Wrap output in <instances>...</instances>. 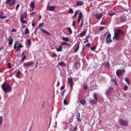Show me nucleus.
Returning <instances> with one entry per match:
<instances>
[{"instance_id": "obj_1", "label": "nucleus", "mask_w": 131, "mask_h": 131, "mask_svg": "<svg viewBox=\"0 0 131 131\" xmlns=\"http://www.w3.org/2000/svg\"><path fill=\"white\" fill-rule=\"evenodd\" d=\"M1 88L5 93H11L12 92V87L9 83H4L1 85Z\"/></svg>"}, {"instance_id": "obj_2", "label": "nucleus", "mask_w": 131, "mask_h": 131, "mask_svg": "<svg viewBox=\"0 0 131 131\" xmlns=\"http://www.w3.org/2000/svg\"><path fill=\"white\" fill-rule=\"evenodd\" d=\"M119 35H121V36H123V35H124V33L122 30L117 29L115 31L113 39H118Z\"/></svg>"}, {"instance_id": "obj_3", "label": "nucleus", "mask_w": 131, "mask_h": 131, "mask_svg": "<svg viewBox=\"0 0 131 131\" xmlns=\"http://www.w3.org/2000/svg\"><path fill=\"white\" fill-rule=\"evenodd\" d=\"M27 18V12H25L21 14L20 16V21L22 24H27V21L24 19Z\"/></svg>"}, {"instance_id": "obj_4", "label": "nucleus", "mask_w": 131, "mask_h": 131, "mask_svg": "<svg viewBox=\"0 0 131 131\" xmlns=\"http://www.w3.org/2000/svg\"><path fill=\"white\" fill-rule=\"evenodd\" d=\"M94 99H90V104H93L94 105H96L97 102H98V94L96 93L93 94Z\"/></svg>"}, {"instance_id": "obj_5", "label": "nucleus", "mask_w": 131, "mask_h": 131, "mask_svg": "<svg viewBox=\"0 0 131 131\" xmlns=\"http://www.w3.org/2000/svg\"><path fill=\"white\" fill-rule=\"evenodd\" d=\"M106 42L108 43H111L112 42V39H111V34L108 33L106 36Z\"/></svg>"}, {"instance_id": "obj_6", "label": "nucleus", "mask_w": 131, "mask_h": 131, "mask_svg": "<svg viewBox=\"0 0 131 131\" xmlns=\"http://www.w3.org/2000/svg\"><path fill=\"white\" fill-rule=\"evenodd\" d=\"M120 124L121 125H124V126H127L128 125V123H127L125 120L123 119H120L119 120Z\"/></svg>"}, {"instance_id": "obj_7", "label": "nucleus", "mask_w": 131, "mask_h": 131, "mask_svg": "<svg viewBox=\"0 0 131 131\" xmlns=\"http://www.w3.org/2000/svg\"><path fill=\"white\" fill-rule=\"evenodd\" d=\"M68 81H69V83L70 84V87L71 88V89H73V84H74L73 83V78L72 77L69 78Z\"/></svg>"}, {"instance_id": "obj_8", "label": "nucleus", "mask_w": 131, "mask_h": 131, "mask_svg": "<svg viewBox=\"0 0 131 131\" xmlns=\"http://www.w3.org/2000/svg\"><path fill=\"white\" fill-rule=\"evenodd\" d=\"M114 90V89L112 88V86H110L106 90L105 93V95H108V94H110V93H111V92H112Z\"/></svg>"}, {"instance_id": "obj_9", "label": "nucleus", "mask_w": 131, "mask_h": 131, "mask_svg": "<svg viewBox=\"0 0 131 131\" xmlns=\"http://www.w3.org/2000/svg\"><path fill=\"white\" fill-rule=\"evenodd\" d=\"M120 20L121 23L125 22V21H126V16L124 15H121L120 17Z\"/></svg>"}, {"instance_id": "obj_10", "label": "nucleus", "mask_w": 131, "mask_h": 131, "mask_svg": "<svg viewBox=\"0 0 131 131\" xmlns=\"http://www.w3.org/2000/svg\"><path fill=\"white\" fill-rule=\"evenodd\" d=\"M55 9H56V7L52 6H49L48 5L47 10H48V11H50V12H53L55 11Z\"/></svg>"}, {"instance_id": "obj_11", "label": "nucleus", "mask_w": 131, "mask_h": 131, "mask_svg": "<svg viewBox=\"0 0 131 131\" xmlns=\"http://www.w3.org/2000/svg\"><path fill=\"white\" fill-rule=\"evenodd\" d=\"M95 17L97 18V19H101L103 17V12H101L100 13H95L94 14Z\"/></svg>"}, {"instance_id": "obj_12", "label": "nucleus", "mask_w": 131, "mask_h": 131, "mask_svg": "<svg viewBox=\"0 0 131 131\" xmlns=\"http://www.w3.org/2000/svg\"><path fill=\"white\" fill-rule=\"evenodd\" d=\"M123 73V71L121 70H117L116 71V75L118 77L121 76L122 74Z\"/></svg>"}, {"instance_id": "obj_13", "label": "nucleus", "mask_w": 131, "mask_h": 131, "mask_svg": "<svg viewBox=\"0 0 131 131\" xmlns=\"http://www.w3.org/2000/svg\"><path fill=\"white\" fill-rule=\"evenodd\" d=\"M33 62L32 61H30V62H28L27 63H24V64L25 65V67H30V66H32V65H33Z\"/></svg>"}, {"instance_id": "obj_14", "label": "nucleus", "mask_w": 131, "mask_h": 131, "mask_svg": "<svg viewBox=\"0 0 131 131\" xmlns=\"http://www.w3.org/2000/svg\"><path fill=\"white\" fill-rule=\"evenodd\" d=\"M8 41L9 46H12V45H13V41H14V40L13 39V38L11 36L9 37Z\"/></svg>"}, {"instance_id": "obj_15", "label": "nucleus", "mask_w": 131, "mask_h": 131, "mask_svg": "<svg viewBox=\"0 0 131 131\" xmlns=\"http://www.w3.org/2000/svg\"><path fill=\"white\" fill-rule=\"evenodd\" d=\"M40 30H41L42 32H43V33H45V34H46L47 35H51V33H50L49 31L40 28Z\"/></svg>"}, {"instance_id": "obj_16", "label": "nucleus", "mask_w": 131, "mask_h": 131, "mask_svg": "<svg viewBox=\"0 0 131 131\" xmlns=\"http://www.w3.org/2000/svg\"><path fill=\"white\" fill-rule=\"evenodd\" d=\"M57 66H60L61 67H66V63L63 61L60 62L58 63Z\"/></svg>"}, {"instance_id": "obj_17", "label": "nucleus", "mask_w": 131, "mask_h": 131, "mask_svg": "<svg viewBox=\"0 0 131 131\" xmlns=\"http://www.w3.org/2000/svg\"><path fill=\"white\" fill-rule=\"evenodd\" d=\"M83 6V2L82 1H77L76 3V7Z\"/></svg>"}, {"instance_id": "obj_18", "label": "nucleus", "mask_w": 131, "mask_h": 131, "mask_svg": "<svg viewBox=\"0 0 131 131\" xmlns=\"http://www.w3.org/2000/svg\"><path fill=\"white\" fill-rule=\"evenodd\" d=\"M78 13H79V11L78 10H77L75 12V14L73 16V19L74 20V19L76 18V17H77V15H78Z\"/></svg>"}, {"instance_id": "obj_19", "label": "nucleus", "mask_w": 131, "mask_h": 131, "mask_svg": "<svg viewBox=\"0 0 131 131\" xmlns=\"http://www.w3.org/2000/svg\"><path fill=\"white\" fill-rule=\"evenodd\" d=\"M77 117V119L78 120L79 122L81 121V119L80 118V113H78L76 115Z\"/></svg>"}, {"instance_id": "obj_20", "label": "nucleus", "mask_w": 131, "mask_h": 131, "mask_svg": "<svg viewBox=\"0 0 131 131\" xmlns=\"http://www.w3.org/2000/svg\"><path fill=\"white\" fill-rule=\"evenodd\" d=\"M86 34V30H83V32L80 33V36H83Z\"/></svg>"}, {"instance_id": "obj_21", "label": "nucleus", "mask_w": 131, "mask_h": 131, "mask_svg": "<svg viewBox=\"0 0 131 131\" xmlns=\"http://www.w3.org/2000/svg\"><path fill=\"white\" fill-rule=\"evenodd\" d=\"M30 8H31V9H34L35 7V3H34V2H32L30 5Z\"/></svg>"}, {"instance_id": "obj_22", "label": "nucleus", "mask_w": 131, "mask_h": 131, "mask_svg": "<svg viewBox=\"0 0 131 131\" xmlns=\"http://www.w3.org/2000/svg\"><path fill=\"white\" fill-rule=\"evenodd\" d=\"M29 33V29L28 28H26L25 30V33H23V35H26V34H28Z\"/></svg>"}, {"instance_id": "obj_23", "label": "nucleus", "mask_w": 131, "mask_h": 131, "mask_svg": "<svg viewBox=\"0 0 131 131\" xmlns=\"http://www.w3.org/2000/svg\"><path fill=\"white\" fill-rule=\"evenodd\" d=\"M124 80L127 82V84L129 85L130 84V81L129 80V79L128 78H124Z\"/></svg>"}, {"instance_id": "obj_24", "label": "nucleus", "mask_w": 131, "mask_h": 131, "mask_svg": "<svg viewBox=\"0 0 131 131\" xmlns=\"http://www.w3.org/2000/svg\"><path fill=\"white\" fill-rule=\"evenodd\" d=\"M62 49H63V47L61 45H60L58 48L56 49V51L57 52H62Z\"/></svg>"}, {"instance_id": "obj_25", "label": "nucleus", "mask_w": 131, "mask_h": 131, "mask_svg": "<svg viewBox=\"0 0 131 131\" xmlns=\"http://www.w3.org/2000/svg\"><path fill=\"white\" fill-rule=\"evenodd\" d=\"M43 25H44L43 23L39 24L38 27L35 29V31H37V29L38 28H40V27H42V26H43Z\"/></svg>"}, {"instance_id": "obj_26", "label": "nucleus", "mask_w": 131, "mask_h": 131, "mask_svg": "<svg viewBox=\"0 0 131 131\" xmlns=\"http://www.w3.org/2000/svg\"><path fill=\"white\" fill-rule=\"evenodd\" d=\"M16 4V1L13 0L10 4V7H12V6H14Z\"/></svg>"}, {"instance_id": "obj_27", "label": "nucleus", "mask_w": 131, "mask_h": 131, "mask_svg": "<svg viewBox=\"0 0 131 131\" xmlns=\"http://www.w3.org/2000/svg\"><path fill=\"white\" fill-rule=\"evenodd\" d=\"M62 40H64V41L68 42V41H69V38H68V37H63Z\"/></svg>"}, {"instance_id": "obj_28", "label": "nucleus", "mask_w": 131, "mask_h": 131, "mask_svg": "<svg viewBox=\"0 0 131 131\" xmlns=\"http://www.w3.org/2000/svg\"><path fill=\"white\" fill-rule=\"evenodd\" d=\"M79 50V43H78L77 46V48L74 51V53H77V51Z\"/></svg>"}, {"instance_id": "obj_29", "label": "nucleus", "mask_w": 131, "mask_h": 131, "mask_svg": "<svg viewBox=\"0 0 131 131\" xmlns=\"http://www.w3.org/2000/svg\"><path fill=\"white\" fill-rule=\"evenodd\" d=\"M20 74H21V71H18L15 75L16 77L19 78V76H20Z\"/></svg>"}, {"instance_id": "obj_30", "label": "nucleus", "mask_w": 131, "mask_h": 131, "mask_svg": "<svg viewBox=\"0 0 131 131\" xmlns=\"http://www.w3.org/2000/svg\"><path fill=\"white\" fill-rule=\"evenodd\" d=\"M82 12H80L79 14V16H78V18L79 19H82Z\"/></svg>"}, {"instance_id": "obj_31", "label": "nucleus", "mask_w": 131, "mask_h": 131, "mask_svg": "<svg viewBox=\"0 0 131 131\" xmlns=\"http://www.w3.org/2000/svg\"><path fill=\"white\" fill-rule=\"evenodd\" d=\"M25 60H26V55H24L23 58L21 59L20 62L21 63H23L24 62Z\"/></svg>"}, {"instance_id": "obj_32", "label": "nucleus", "mask_w": 131, "mask_h": 131, "mask_svg": "<svg viewBox=\"0 0 131 131\" xmlns=\"http://www.w3.org/2000/svg\"><path fill=\"white\" fill-rule=\"evenodd\" d=\"M27 42H28V46L30 47V46H31V39H28Z\"/></svg>"}, {"instance_id": "obj_33", "label": "nucleus", "mask_w": 131, "mask_h": 131, "mask_svg": "<svg viewBox=\"0 0 131 131\" xmlns=\"http://www.w3.org/2000/svg\"><path fill=\"white\" fill-rule=\"evenodd\" d=\"M68 30L69 32L70 33V34H72V30L71 29V28L68 27Z\"/></svg>"}, {"instance_id": "obj_34", "label": "nucleus", "mask_w": 131, "mask_h": 131, "mask_svg": "<svg viewBox=\"0 0 131 131\" xmlns=\"http://www.w3.org/2000/svg\"><path fill=\"white\" fill-rule=\"evenodd\" d=\"M80 104H85V100L84 99H81V101H80Z\"/></svg>"}, {"instance_id": "obj_35", "label": "nucleus", "mask_w": 131, "mask_h": 131, "mask_svg": "<svg viewBox=\"0 0 131 131\" xmlns=\"http://www.w3.org/2000/svg\"><path fill=\"white\" fill-rule=\"evenodd\" d=\"M69 13V14H73V9L72 8H70Z\"/></svg>"}, {"instance_id": "obj_36", "label": "nucleus", "mask_w": 131, "mask_h": 131, "mask_svg": "<svg viewBox=\"0 0 131 131\" xmlns=\"http://www.w3.org/2000/svg\"><path fill=\"white\" fill-rule=\"evenodd\" d=\"M7 66H8V68H9V69H11L12 68V64H11V62H9L7 64Z\"/></svg>"}, {"instance_id": "obj_37", "label": "nucleus", "mask_w": 131, "mask_h": 131, "mask_svg": "<svg viewBox=\"0 0 131 131\" xmlns=\"http://www.w3.org/2000/svg\"><path fill=\"white\" fill-rule=\"evenodd\" d=\"M63 103L64 105H66V106H67V105H68V102H67V100L66 99H64L63 101Z\"/></svg>"}, {"instance_id": "obj_38", "label": "nucleus", "mask_w": 131, "mask_h": 131, "mask_svg": "<svg viewBox=\"0 0 131 131\" xmlns=\"http://www.w3.org/2000/svg\"><path fill=\"white\" fill-rule=\"evenodd\" d=\"M80 26V27H83V18L82 19Z\"/></svg>"}, {"instance_id": "obj_39", "label": "nucleus", "mask_w": 131, "mask_h": 131, "mask_svg": "<svg viewBox=\"0 0 131 131\" xmlns=\"http://www.w3.org/2000/svg\"><path fill=\"white\" fill-rule=\"evenodd\" d=\"M17 45H18V41H15L14 43V49H17Z\"/></svg>"}, {"instance_id": "obj_40", "label": "nucleus", "mask_w": 131, "mask_h": 131, "mask_svg": "<svg viewBox=\"0 0 131 131\" xmlns=\"http://www.w3.org/2000/svg\"><path fill=\"white\" fill-rule=\"evenodd\" d=\"M88 89H89V86H88V84L84 85V91H86V90H88Z\"/></svg>"}, {"instance_id": "obj_41", "label": "nucleus", "mask_w": 131, "mask_h": 131, "mask_svg": "<svg viewBox=\"0 0 131 131\" xmlns=\"http://www.w3.org/2000/svg\"><path fill=\"white\" fill-rule=\"evenodd\" d=\"M113 82H114V83H115V84H116V85H118L117 81L116 80V79H113Z\"/></svg>"}, {"instance_id": "obj_42", "label": "nucleus", "mask_w": 131, "mask_h": 131, "mask_svg": "<svg viewBox=\"0 0 131 131\" xmlns=\"http://www.w3.org/2000/svg\"><path fill=\"white\" fill-rule=\"evenodd\" d=\"M66 92V90H64L61 93V96L62 97H64V93Z\"/></svg>"}, {"instance_id": "obj_43", "label": "nucleus", "mask_w": 131, "mask_h": 131, "mask_svg": "<svg viewBox=\"0 0 131 131\" xmlns=\"http://www.w3.org/2000/svg\"><path fill=\"white\" fill-rule=\"evenodd\" d=\"M107 28V27H101L100 28V30H104V29Z\"/></svg>"}, {"instance_id": "obj_44", "label": "nucleus", "mask_w": 131, "mask_h": 131, "mask_svg": "<svg viewBox=\"0 0 131 131\" xmlns=\"http://www.w3.org/2000/svg\"><path fill=\"white\" fill-rule=\"evenodd\" d=\"M17 47L18 48V49H21V48H23V46L22 44H19L18 45Z\"/></svg>"}, {"instance_id": "obj_45", "label": "nucleus", "mask_w": 131, "mask_h": 131, "mask_svg": "<svg viewBox=\"0 0 131 131\" xmlns=\"http://www.w3.org/2000/svg\"><path fill=\"white\" fill-rule=\"evenodd\" d=\"M3 123V116H0V124Z\"/></svg>"}, {"instance_id": "obj_46", "label": "nucleus", "mask_w": 131, "mask_h": 131, "mask_svg": "<svg viewBox=\"0 0 131 131\" xmlns=\"http://www.w3.org/2000/svg\"><path fill=\"white\" fill-rule=\"evenodd\" d=\"M128 89V86H127V85H125L124 88V91H127Z\"/></svg>"}, {"instance_id": "obj_47", "label": "nucleus", "mask_w": 131, "mask_h": 131, "mask_svg": "<svg viewBox=\"0 0 131 131\" xmlns=\"http://www.w3.org/2000/svg\"><path fill=\"white\" fill-rule=\"evenodd\" d=\"M106 67H107V68H110V64H109V62H107L105 64Z\"/></svg>"}, {"instance_id": "obj_48", "label": "nucleus", "mask_w": 131, "mask_h": 131, "mask_svg": "<svg viewBox=\"0 0 131 131\" xmlns=\"http://www.w3.org/2000/svg\"><path fill=\"white\" fill-rule=\"evenodd\" d=\"M67 42H62L61 43V45L60 46H65V45L67 46Z\"/></svg>"}, {"instance_id": "obj_49", "label": "nucleus", "mask_w": 131, "mask_h": 131, "mask_svg": "<svg viewBox=\"0 0 131 131\" xmlns=\"http://www.w3.org/2000/svg\"><path fill=\"white\" fill-rule=\"evenodd\" d=\"M10 2H12V0H7V1L6 2V5H9V4H10Z\"/></svg>"}, {"instance_id": "obj_50", "label": "nucleus", "mask_w": 131, "mask_h": 131, "mask_svg": "<svg viewBox=\"0 0 131 131\" xmlns=\"http://www.w3.org/2000/svg\"><path fill=\"white\" fill-rule=\"evenodd\" d=\"M85 46L88 47L89 48H91V43H88V44H86Z\"/></svg>"}, {"instance_id": "obj_51", "label": "nucleus", "mask_w": 131, "mask_h": 131, "mask_svg": "<svg viewBox=\"0 0 131 131\" xmlns=\"http://www.w3.org/2000/svg\"><path fill=\"white\" fill-rule=\"evenodd\" d=\"M77 130V126L73 127V131Z\"/></svg>"}, {"instance_id": "obj_52", "label": "nucleus", "mask_w": 131, "mask_h": 131, "mask_svg": "<svg viewBox=\"0 0 131 131\" xmlns=\"http://www.w3.org/2000/svg\"><path fill=\"white\" fill-rule=\"evenodd\" d=\"M14 50H15L16 52H19V51H20V48L16 47V49H14Z\"/></svg>"}, {"instance_id": "obj_53", "label": "nucleus", "mask_w": 131, "mask_h": 131, "mask_svg": "<svg viewBox=\"0 0 131 131\" xmlns=\"http://www.w3.org/2000/svg\"><path fill=\"white\" fill-rule=\"evenodd\" d=\"M91 50H92V51H95L96 50V47H92Z\"/></svg>"}, {"instance_id": "obj_54", "label": "nucleus", "mask_w": 131, "mask_h": 131, "mask_svg": "<svg viewBox=\"0 0 131 131\" xmlns=\"http://www.w3.org/2000/svg\"><path fill=\"white\" fill-rule=\"evenodd\" d=\"M1 19H5V18H7V16H4L3 15L0 16Z\"/></svg>"}, {"instance_id": "obj_55", "label": "nucleus", "mask_w": 131, "mask_h": 131, "mask_svg": "<svg viewBox=\"0 0 131 131\" xmlns=\"http://www.w3.org/2000/svg\"><path fill=\"white\" fill-rule=\"evenodd\" d=\"M73 27H75V20L73 21Z\"/></svg>"}, {"instance_id": "obj_56", "label": "nucleus", "mask_w": 131, "mask_h": 131, "mask_svg": "<svg viewBox=\"0 0 131 131\" xmlns=\"http://www.w3.org/2000/svg\"><path fill=\"white\" fill-rule=\"evenodd\" d=\"M4 15V12L3 11H0V16Z\"/></svg>"}, {"instance_id": "obj_57", "label": "nucleus", "mask_w": 131, "mask_h": 131, "mask_svg": "<svg viewBox=\"0 0 131 131\" xmlns=\"http://www.w3.org/2000/svg\"><path fill=\"white\" fill-rule=\"evenodd\" d=\"M86 42H89V39H85L84 43H86Z\"/></svg>"}, {"instance_id": "obj_58", "label": "nucleus", "mask_w": 131, "mask_h": 131, "mask_svg": "<svg viewBox=\"0 0 131 131\" xmlns=\"http://www.w3.org/2000/svg\"><path fill=\"white\" fill-rule=\"evenodd\" d=\"M108 15L109 16H114V15H115V13H109Z\"/></svg>"}, {"instance_id": "obj_59", "label": "nucleus", "mask_w": 131, "mask_h": 131, "mask_svg": "<svg viewBox=\"0 0 131 131\" xmlns=\"http://www.w3.org/2000/svg\"><path fill=\"white\" fill-rule=\"evenodd\" d=\"M16 31H17V30H16V29H13L12 30V32H16Z\"/></svg>"}, {"instance_id": "obj_60", "label": "nucleus", "mask_w": 131, "mask_h": 131, "mask_svg": "<svg viewBox=\"0 0 131 131\" xmlns=\"http://www.w3.org/2000/svg\"><path fill=\"white\" fill-rule=\"evenodd\" d=\"M19 7H20V5L18 4L16 7V11L18 10V8H19Z\"/></svg>"}, {"instance_id": "obj_61", "label": "nucleus", "mask_w": 131, "mask_h": 131, "mask_svg": "<svg viewBox=\"0 0 131 131\" xmlns=\"http://www.w3.org/2000/svg\"><path fill=\"white\" fill-rule=\"evenodd\" d=\"M64 89H65V87H64V86H62L60 88L61 91H62V90H64Z\"/></svg>"}, {"instance_id": "obj_62", "label": "nucleus", "mask_w": 131, "mask_h": 131, "mask_svg": "<svg viewBox=\"0 0 131 131\" xmlns=\"http://www.w3.org/2000/svg\"><path fill=\"white\" fill-rule=\"evenodd\" d=\"M53 56L55 58L57 57V54H53Z\"/></svg>"}, {"instance_id": "obj_63", "label": "nucleus", "mask_w": 131, "mask_h": 131, "mask_svg": "<svg viewBox=\"0 0 131 131\" xmlns=\"http://www.w3.org/2000/svg\"><path fill=\"white\" fill-rule=\"evenodd\" d=\"M32 25L33 27H34V26H35V24L34 23H33L32 24Z\"/></svg>"}, {"instance_id": "obj_64", "label": "nucleus", "mask_w": 131, "mask_h": 131, "mask_svg": "<svg viewBox=\"0 0 131 131\" xmlns=\"http://www.w3.org/2000/svg\"><path fill=\"white\" fill-rule=\"evenodd\" d=\"M80 20H81V19L78 18V23H79V22H80Z\"/></svg>"}]
</instances>
